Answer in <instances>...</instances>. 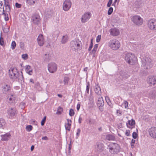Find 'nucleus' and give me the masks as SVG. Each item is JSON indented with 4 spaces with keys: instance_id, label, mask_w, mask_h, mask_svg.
I'll list each match as a JSON object with an SVG mask.
<instances>
[{
    "instance_id": "f257e3e1",
    "label": "nucleus",
    "mask_w": 156,
    "mask_h": 156,
    "mask_svg": "<svg viewBox=\"0 0 156 156\" xmlns=\"http://www.w3.org/2000/svg\"><path fill=\"white\" fill-rule=\"evenodd\" d=\"M10 77L13 80H16L21 83L24 82V78L22 72H20L16 67H14L9 70Z\"/></svg>"
},
{
    "instance_id": "f03ea898",
    "label": "nucleus",
    "mask_w": 156,
    "mask_h": 156,
    "mask_svg": "<svg viewBox=\"0 0 156 156\" xmlns=\"http://www.w3.org/2000/svg\"><path fill=\"white\" fill-rule=\"evenodd\" d=\"M108 148L110 153L112 154H116L121 151L120 145L116 143H112L108 145Z\"/></svg>"
},
{
    "instance_id": "7ed1b4c3",
    "label": "nucleus",
    "mask_w": 156,
    "mask_h": 156,
    "mask_svg": "<svg viewBox=\"0 0 156 156\" xmlns=\"http://www.w3.org/2000/svg\"><path fill=\"white\" fill-rule=\"evenodd\" d=\"M80 44L81 43L79 41H72L70 43V46L71 49L76 52L80 51L82 47Z\"/></svg>"
},
{
    "instance_id": "20e7f679",
    "label": "nucleus",
    "mask_w": 156,
    "mask_h": 156,
    "mask_svg": "<svg viewBox=\"0 0 156 156\" xmlns=\"http://www.w3.org/2000/svg\"><path fill=\"white\" fill-rule=\"evenodd\" d=\"M108 46L112 50H116L120 47L119 41L115 39H111L108 42Z\"/></svg>"
},
{
    "instance_id": "39448f33",
    "label": "nucleus",
    "mask_w": 156,
    "mask_h": 156,
    "mask_svg": "<svg viewBox=\"0 0 156 156\" xmlns=\"http://www.w3.org/2000/svg\"><path fill=\"white\" fill-rule=\"evenodd\" d=\"M151 59L150 58H145L142 61V64L144 69H149L152 66Z\"/></svg>"
},
{
    "instance_id": "423d86ee",
    "label": "nucleus",
    "mask_w": 156,
    "mask_h": 156,
    "mask_svg": "<svg viewBox=\"0 0 156 156\" xmlns=\"http://www.w3.org/2000/svg\"><path fill=\"white\" fill-rule=\"evenodd\" d=\"M131 19L133 22L137 25H141L143 22V19L139 16L135 15L133 16Z\"/></svg>"
},
{
    "instance_id": "0eeeda50",
    "label": "nucleus",
    "mask_w": 156,
    "mask_h": 156,
    "mask_svg": "<svg viewBox=\"0 0 156 156\" xmlns=\"http://www.w3.org/2000/svg\"><path fill=\"white\" fill-rule=\"evenodd\" d=\"M92 16L90 12H85L82 16L81 21L82 23H85L90 19Z\"/></svg>"
},
{
    "instance_id": "6e6552de",
    "label": "nucleus",
    "mask_w": 156,
    "mask_h": 156,
    "mask_svg": "<svg viewBox=\"0 0 156 156\" xmlns=\"http://www.w3.org/2000/svg\"><path fill=\"white\" fill-rule=\"evenodd\" d=\"M147 26L149 28L153 30H156V20L151 19L148 21Z\"/></svg>"
},
{
    "instance_id": "1a4fd4ad",
    "label": "nucleus",
    "mask_w": 156,
    "mask_h": 156,
    "mask_svg": "<svg viewBox=\"0 0 156 156\" xmlns=\"http://www.w3.org/2000/svg\"><path fill=\"white\" fill-rule=\"evenodd\" d=\"M2 91L3 93L8 94L11 93L10 86L7 84L3 85L2 87Z\"/></svg>"
},
{
    "instance_id": "9d476101",
    "label": "nucleus",
    "mask_w": 156,
    "mask_h": 156,
    "mask_svg": "<svg viewBox=\"0 0 156 156\" xmlns=\"http://www.w3.org/2000/svg\"><path fill=\"white\" fill-rule=\"evenodd\" d=\"M7 101L9 103H12L15 101L16 100V95L13 93H11L7 94Z\"/></svg>"
},
{
    "instance_id": "9b49d317",
    "label": "nucleus",
    "mask_w": 156,
    "mask_h": 156,
    "mask_svg": "<svg viewBox=\"0 0 156 156\" xmlns=\"http://www.w3.org/2000/svg\"><path fill=\"white\" fill-rule=\"evenodd\" d=\"M71 6V2L70 0H66L63 5V9L66 11H68Z\"/></svg>"
},
{
    "instance_id": "f8f14e48",
    "label": "nucleus",
    "mask_w": 156,
    "mask_h": 156,
    "mask_svg": "<svg viewBox=\"0 0 156 156\" xmlns=\"http://www.w3.org/2000/svg\"><path fill=\"white\" fill-rule=\"evenodd\" d=\"M57 69V66L56 64L54 63H52L48 65V69L49 71L51 73L55 72Z\"/></svg>"
},
{
    "instance_id": "ddd939ff",
    "label": "nucleus",
    "mask_w": 156,
    "mask_h": 156,
    "mask_svg": "<svg viewBox=\"0 0 156 156\" xmlns=\"http://www.w3.org/2000/svg\"><path fill=\"white\" fill-rule=\"evenodd\" d=\"M8 111L9 118H14L17 114L16 110L15 108H10L8 110Z\"/></svg>"
},
{
    "instance_id": "4468645a",
    "label": "nucleus",
    "mask_w": 156,
    "mask_h": 156,
    "mask_svg": "<svg viewBox=\"0 0 156 156\" xmlns=\"http://www.w3.org/2000/svg\"><path fill=\"white\" fill-rule=\"evenodd\" d=\"M125 56V59L126 61L127 62H129V58H131L132 59V61H134L135 59V55L134 54H132V53H125L124 54Z\"/></svg>"
},
{
    "instance_id": "2eb2a0df",
    "label": "nucleus",
    "mask_w": 156,
    "mask_h": 156,
    "mask_svg": "<svg viewBox=\"0 0 156 156\" xmlns=\"http://www.w3.org/2000/svg\"><path fill=\"white\" fill-rule=\"evenodd\" d=\"M32 19L33 23L35 24L38 25L40 22V17L38 14L34 15L32 16Z\"/></svg>"
},
{
    "instance_id": "dca6fc26",
    "label": "nucleus",
    "mask_w": 156,
    "mask_h": 156,
    "mask_svg": "<svg viewBox=\"0 0 156 156\" xmlns=\"http://www.w3.org/2000/svg\"><path fill=\"white\" fill-rule=\"evenodd\" d=\"M148 132L151 137L154 138H156V127H151L149 129Z\"/></svg>"
},
{
    "instance_id": "f3484780",
    "label": "nucleus",
    "mask_w": 156,
    "mask_h": 156,
    "mask_svg": "<svg viewBox=\"0 0 156 156\" xmlns=\"http://www.w3.org/2000/svg\"><path fill=\"white\" fill-rule=\"evenodd\" d=\"M95 148L98 152H102L104 149V144L101 143H97L95 147Z\"/></svg>"
},
{
    "instance_id": "a211bd4d",
    "label": "nucleus",
    "mask_w": 156,
    "mask_h": 156,
    "mask_svg": "<svg viewBox=\"0 0 156 156\" xmlns=\"http://www.w3.org/2000/svg\"><path fill=\"white\" fill-rule=\"evenodd\" d=\"M37 40L38 45L40 46H42L44 44L43 35L42 34H40L38 36Z\"/></svg>"
},
{
    "instance_id": "6ab92c4d",
    "label": "nucleus",
    "mask_w": 156,
    "mask_h": 156,
    "mask_svg": "<svg viewBox=\"0 0 156 156\" xmlns=\"http://www.w3.org/2000/svg\"><path fill=\"white\" fill-rule=\"evenodd\" d=\"M110 33V34L113 36H117L119 34V30L116 28L111 29Z\"/></svg>"
},
{
    "instance_id": "aec40b11",
    "label": "nucleus",
    "mask_w": 156,
    "mask_h": 156,
    "mask_svg": "<svg viewBox=\"0 0 156 156\" xmlns=\"http://www.w3.org/2000/svg\"><path fill=\"white\" fill-rule=\"evenodd\" d=\"M147 81L148 83L154 85L156 83V77L150 76L147 79Z\"/></svg>"
},
{
    "instance_id": "412c9836",
    "label": "nucleus",
    "mask_w": 156,
    "mask_h": 156,
    "mask_svg": "<svg viewBox=\"0 0 156 156\" xmlns=\"http://www.w3.org/2000/svg\"><path fill=\"white\" fill-rule=\"evenodd\" d=\"M10 134L9 133H6L4 135H2L1 136V140L3 141H7L10 138Z\"/></svg>"
},
{
    "instance_id": "4be33fe9",
    "label": "nucleus",
    "mask_w": 156,
    "mask_h": 156,
    "mask_svg": "<svg viewBox=\"0 0 156 156\" xmlns=\"http://www.w3.org/2000/svg\"><path fill=\"white\" fill-rule=\"evenodd\" d=\"M135 124V122L134 120L132 119L131 120H129L128 121V122L126 123L127 126L129 128L132 129V127H131L130 126H132L134 125Z\"/></svg>"
},
{
    "instance_id": "5701e85b",
    "label": "nucleus",
    "mask_w": 156,
    "mask_h": 156,
    "mask_svg": "<svg viewBox=\"0 0 156 156\" xmlns=\"http://www.w3.org/2000/svg\"><path fill=\"white\" fill-rule=\"evenodd\" d=\"M25 71L29 75H31L32 74L33 70L30 66L29 65L26 66Z\"/></svg>"
},
{
    "instance_id": "b1692460",
    "label": "nucleus",
    "mask_w": 156,
    "mask_h": 156,
    "mask_svg": "<svg viewBox=\"0 0 156 156\" xmlns=\"http://www.w3.org/2000/svg\"><path fill=\"white\" fill-rule=\"evenodd\" d=\"M105 139L108 140H114L115 139V136L111 134H108L106 135Z\"/></svg>"
},
{
    "instance_id": "393cba45",
    "label": "nucleus",
    "mask_w": 156,
    "mask_h": 156,
    "mask_svg": "<svg viewBox=\"0 0 156 156\" xmlns=\"http://www.w3.org/2000/svg\"><path fill=\"white\" fill-rule=\"evenodd\" d=\"M94 91L96 94L100 95L101 94V89L100 87L98 85L95 86Z\"/></svg>"
},
{
    "instance_id": "a878e982",
    "label": "nucleus",
    "mask_w": 156,
    "mask_h": 156,
    "mask_svg": "<svg viewBox=\"0 0 156 156\" xmlns=\"http://www.w3.org/2000/svg\"><path fill=\"white\" fill-rule=\"evenodd\" d=\"M69 40V37L67 35L63 36L62 38L61 43L62 44H65Z\"/></svg>"
},
{
    "instance_id": "bb28decb",
    "label": "nucleus",
    "mask_w": 156,
    "mask_h": 156,
    "mask_svg": "<svg viewBox=\"0 0 156 156\" xmlns=\"http://www.w3.org/2000/svg\"><path fill=\"white\" fill-rule=\"evenodd\" d=\"M97 104L98 106H103L104 102L102 97L98 99L97 102Z\"/></svg>"
},
{
    "instance_id": "cd10ccee",
    "label": "nucleus",
    "mask_w": 156,
    "mask_h": 156,
    "mask_svg": "<svg viewBox=\"0 0 156 156\" xmlns=\"http://www.w3.org/2000/svg\"><path fill=\"white\" fill-rule=\"evenodd\" d=\"M27 3L30 5H34L37 2V0H26Z\"/></svg>"
},
{
    "instance_id": "c85d7f7f",
    "label": "nucleus",
    "mask_w": 156,
    "mask_h": 156,
    "mask_svg": "<svg viewBox=\"0 0 156 156\" xmlns=\"http://www.w3.org/2000/svg\"><path fill=\"white\" fill-rule=\"evenodd\" d=\"M105 100L108 105L111 108L113 107V105L111 102V101L109 97L108 96L105 97Z\"/></svg>"
},
{
    "instance_id": "c756f323",
    "label": "nucleus",
    "mask_w": 156,
    "mask_h": 156,
    "mask_svg": "<svg viewBox=\"0 0 156 156\" xmlns=\"http://www.w3.org/2000/svg\"><path fill=\"white\" fill-rule=\"evenodd\" d=\"M98 45V44H95L94 45V48L92 51V52L93 55V57H94L95 53L97 50Z\"/></svg>"
},
{
    "instance_id": "7c9ffc66",
    "label": "nucleus",
    "mask_w": 156,
    "mask_h": 156,
    "mask_svg": "<svg viewBox=\"0 0 156 156\" xmlns=\"http://www.w3.org/2000/svg\"><path fill=\"white\" fill-rule=\"evenodd\" d=\"M5 124V120L3 119H0V128H3V126Z\"/></svg>"
},
{
    "instance_id": "2f4dec72",
    "label": "nucleus",
    "mask_w": 156,
    "mask_h": 156,
    "mask_svg": "<svg viewBox=\"0 0 156 156\" xmlns=\"http://www.w3.org/2000/svg\"><path fill=\"white\" fill-rule=\"evenodd\" d=\"M150 97L152 99H155L156 98V92L153 91L151 92L149 94Z\"/></svg>"
},
{
    "instance_id": "473e14b6",
    "label": "nucleus",
    "mask_w": 156,
    "mask_h": 156,
    "mask_svg": "<svg viewBox=\"0 0 156 156\" xmlns=\"http://www.w3.org/2000/svg\"><path fill=\"white\" fill-rule=\"evenodd\" d=\"M53 11L49 9H47V10L45 11V14L46 15L49 16H51L53 13Z\"/></svg>"
},
{
    "instance_id": "72a5a7b5",
    "label": "nucleus",
    "mask_w": 156,
    "mask_h": 156,
    "mask_svg": "<svg viewBox=\"0 0 156 156\" xmlns=\"http://www.w3.org/2000/svg\"><path fill=\"white\" fill-rule=\"evenodd\" d=\"M71 125V123H67V124H66L65 125L66 129L69 131H70V130Z\"/></svg>"
},
{
    "instance_id": "f704fd0d",
    "label": "nucleus",
    "mask_w": 156,
    "mask_h": 156,
    "mask_svg": "<svg viewBox=\"0 0 156 156\" xmlns=\"http://www.w3.org/2000/svg\"><path fill=\"white\" fill-rule=\"evenodd\" d=\"M135 59L134 60H133L134 61H132V60L131 58H129V62H130H130H127L129 64L131 65H133L136 61V57L135 56Z\"/></svg>"
},
{
    "instance_id": "c9c22d12",
    "label": "nucleus",
    "mask_w": 156,
    "mask_h": 156,
    "mask_svg": "<svg viewBox=\"0 0 156 156\" xmlns=\"http://www.w3.org/2000/svg\"><path fill=\"white\" fill-rule=\"evenodd\" d=\"M63 111V108L60 107H59L57 109V111L56 113L58 115H60L61 114L62 112Z\"/></svg>"
},
{
    "instance_id": "e433bc0d",
    "label": "nucleus",
    "mask_w": 156,
    "mask_h": 156,
    "mask_svg": "<svg viewBox=\"0 0 156 156\" xmlns=\"http://www.w3.org/2000/svg\"><path fill=\"white\" fill-rule=\"evenodd\" d=\"M44 60L46 61H48L50 59L49 54H45L44 57Z\"/></svg>"
},
{
    "instance_id": "4c0bfd02",
    "label": "nucleus",
    "mask_w": 156,
    "mask_h": 156,
    "mask_svg": "<svg viewBox=\"0 0 156 156\" xmlns=\"http://www.w3.org/2000/svg\"><path fill=\"white\" fill-rule=\"evenodd\" d=\"M5 10L4 7H1L0 8V15H4L5 16L6 14L4 12Z\"/></svg>"
},
{
    "instance_id": "58836bf2",
    "label": "nucleus",
    "mask_w": 156,
    "mask_h": 156,
    "mask_svg": "<svg viewBox=\"0 0 156 156\" xmlns=\"http://www.w3.org/2000/svg\"><path fill=\"white\" fill-rule=\"evenodd\" d=\"M33 129L32 126L31 125L27 126L26 128V130L28 132L31 131Z\"/></svg>"
},
{
    "instance_id": "ea45409f",
    "label": "nucleus",
    "mask_w": 156,
    "mask_h": 156,
    "mask_svg": "<svg viewBox=\"0 0 156 156\" xmlns=\"http://www.w3.org/2000/svg\"><path fill=\"white\" fill-rule=\"evenodd\" d=\"M16 46V44L15 41H12L11 43V48L12 50H14Z\"/></svg>"
},
{
    "instance_id": "a19ab883",
    "label": "nucleus",
    "mask_w": 156,
    "mask_h": 156,
    "mask_svg": "<svg viewBox=\"0 0 156 156\" xmlns=\"http://www.w3.org/2000/svg\"><path fill=\"white\" fill-rule=\"evenodd\" d=\"M69 79L68 77H65L64 78V84H67L68 83V81H69Z\"/></svg>"
},
{
    "instance_id": "79ce46f5",
    "label": "nucleus",
    "mask_w": 156,
    "mask_h": 156,
    "mask_svg": "<svg viewBox=\"0 0 156 156\" xmlns=\"http://www.w3.org/2000/svg\"><path fill=\"white\" fill-rule=\"evenodd\" d=\"M75 112L74 110L72 109H70L69 111V115L70 116H72L74 115Z\"/></svg>"
},
{
    "instance_id": "37998d69",
    "label": "nucleus",
    "mask_w": 156,
    "mask_h": 156,
    "mask_svg": "<svg viewBox=\"0 0 156 156\" xmlns=\"http://www.w3.org/2000/svg\"><path fill=\"white\" fill-rule=\"evenodd\" d=\"M5 11L6 12H9L11 10L10 5L5 6Z\"/></svg>"
},
{
    "instance_id": "c03bdc74",
    "label": "nucleus",
    "mask_w": 156,
    "mask_h": 156,
    "mask_svg": "<svg viewBox=\"0 0 156 156\" xmlns=\"http://www.w3.org/2000/svg\"><path fill=\"white\" fill-rule=\"evenodd\" d=\"M113 11V8L112 7H110L109 8V9H108V14L109 15H111L112 12Z\"/></svg>"
},
{
    "instance_id": "a18cd8bd",
    "label": "nucleus",
    "mask_w": 156,
    "mask_h": 156,
    "mask_svg": "<svg viewBox=\"0 0 156 156\" xmlns=\"http://www.w3.org/2000/svg\"><path fill=\"white\" fill-rule=\"evenodd\" d=\"M46 120V117L45 116L43 119H42L41 121V125L43 126L44 125L45 122Z\"/></svg>"
},
{
    "instance_id": "49530a36",
    "label": "nucleus",
    "mask_w": 156,
    "mask_h": 156,
    "mask_svg": "<svg viewBox=\"0 0 156 156\" xmlns=\"http://www.w3.org/2000/svg\"><path fill=\"white\" fill-rule=\"evenodd\" d=\"M138 136V135L136 133V132H133L132 134V137L134 139H136V138L137 136Z\"/></svg>"
},
{
    "instance_id": "de8ad7c7",
    "label": "nucleus",
    "mask_w": 156,
    "mask_h": 156,
    "mask_svg": "<svg viewBox=\"0 0 156 156\" xmlns=\"http://www.w3.org/2000/svg\"><path fill=\"white\" fill-rule=\"evenodd\" d=\"M22 58L24 60H26L28 58V55L27 54H23L22 56Z\"/></svg>"
},
{
    "instance_id": "09e8293b",
    "label": "nucleus",
    "mask_w": 156,
    "mask_h": 156,
    "mask_svg": "<svg viewBox=\"0 0 156 156\" xmlns=\"http://www.w3.org/2000/svg\"><path fill=\"white\" fill-rule=\"evenodd\" d=\"M4 2V5H3L4 6H7V5H10L9 2V0H5Z\"/></svg>"
},
{
    "instance_id": "8fccbe9b",
    "label": "nucleus",
    "mask_w": 156,
    "mask_h": 156,
    "mask_svg": "<svg viewBox=\"0 0 156 156\" xmlns=\"http://www.w3.org/2000/svg\"><path fill=\"white\" fill-rule=\"evenodd\" d=\"M123 105H124L125 108H128V103L127 101H125L123 103Z\"/></svg>"
},
{
    "instance_id": "3c124183",
    "label": "nucleus",
    "mask_w": 156,
    "mask_h": 156,
    "mask_svg": "<svg viewBox=\"0 0 156 156\" xmlns=\"http://www.w3.org/2000/svg\"><path fill=\"white\" fill-rule=\"evenodd\" d=\"M101 38V35H98L96 39V41L97 42H99Z\"/></svg>"
},
{
    "instance_id": "603ef678",
    "label": "nucleus",
    "mask_w": 156,
    "mask_h": 156,
    "mask_svg": "<svg viewBox=\"0 0 156 156\" xmlns=\"http://www.w3.org/2000/svg\"><path fill=\"white\" fill-rule=\"evenodd\" d=\"M90 88V84L88 82L87 83V86L86 91L88 94H89V90Z\"/></svg>"
},
{
    "instance_id": "864d4df0",
    "label": "nucleus",
    "mask_w": 156,
    "mask_h": 156,
    "mask_svg": "<svg viewBox=\"0 0 156 156\" xmlns=\"http://www.w3.org/2000/svg\"><path fill=\"white\" fill-rule=\"evenodd\" d=\"M112 0H109L107 5V6L108 7H110L111 6V5L112 4Z\"/></svg>"
},
{
    "instance_id": "5fc2aeb1",
    "label": "nucleus",
    "mask_w": 156,
    "mask_h": 156,
    "mask_svg": "<svg viewBox=\"0 0 156 156\" xmlns=\"http://www.w3.org/2000/svg\"><path fill=\"white\" fill-rule=\"evenodd\" d=\"M0 45H4V41L3 38L1 37L0 38Z\"/></svg>"
},
{
    "instance_id": "6e6d98bb",
    "label": "nucleus",
    "mask_w": 156,
    "mask_h": 156,
    "mask_svg": "<svg viewBox=\"0 0 156 156\" xmlns=\"http://www.w3.org/2000/svg\"><path fill=\"white\" fill-rule=\"evenodd\" d=\"M125 135L127 136H129L130 135V131L129 130H126Z\"/></svg>"
},
{
    "instance_id": "4d7b16f0",
    "label": "nucleus",
    "mask_w": 156,
    "mask_h": 156,
    "mask_svg": "<svg viewBox=\"0 0 156 156\" xmlns=\"http://www.w3.org/2000/svg\"><path fill=\"white\" fill-rule=\"evenodd\" d=\"M81 130L80 129H78L77 130V132L76 133V136H77V137L79 136L80 135V132ZM77 138H78V137H76Z\"/></svg>"
},
{
    "instance_id": "13d9d810",
    "label": "nucleus",
    "mask_w": 156,
    "mask_h": 156,
    "mask_svg": "<svg viewBox=\"0 0 156 156\" xmlns=\"http://www.w3.org/2000/svg\"><path fill=\"white\" fill-rule=\"evenodd\" d=\"M116 112L118 114V115L120 116L122 115V112L119 110H117Z\"/></svg>"
},
{
    "instance_id": "bf43d9fd",
    "label": "nucleus",
    "mask_w": 156,
    "mask_h": 156,
    "mask_svg": "<svg viewBox=\"0 0 156 156\" xmlns=\"http://www.w3.org/2000/svg\"><path fill=\"white\" fill-rule=\"evenodd\" d=\"M16 7L17 8H20L21 6V5L17 2L15 4Z\"/></svg>"
},
{
    "instance_id": "052dcab7",
    "label": "nucleus",
    "mask_w": 156,
    "mask_h": 156,
    "mask_svg": "<svg viewBox=\"0 0 156 156\" xmlns=\"http://www.w3.org/2000/svg\"><path fill=\"white\" fill-rule=\"evenodd\" d=\"M20 48H21L23 49L24 48V44L22 42H20Z\"/></svg>"
},
{
    "instance_id": "680f3d73",
    "label": "nucleus",
    "mask_w": 156,
    "mask_h": 156,
    "mask_svg": "<svg viewBox=\"0 0 156 156\" xmlns=\"http://www.w3.org/2000/svg\"><path fill=\"white\" fill-rule=\"evenodd\" d=\"M87 120L88 121V123L89 124H91L92 123V122H91V118L88 119H87Z\"/></svg>"
},
{
    "instance_id": "e2e57ef3",
    "label": "nucleus",
    "mask_w": 156,
    "mask_h": 156,
    "mask_svg": "<svg viewBox=\"0 0 156 156\" xmlns=\"http://www.w3.org/2000/svg\"><path fill=\"white\" fill-rule=\"evenodd\" d=\"M99 107V109L101 112H102L103 111V106H100Z\"/></svg>"
},
{
    "instance_id": "0e129e2a",
    "label": "nucleus",
    "mask_w": 156,
    "mask_h": 156,
    "mask_svg": "<svg viewBox=\"0 0 156 156\" xmlns=\"http://www.w3.org/2000/svg\"><path fill=\"white\" fill-rule=\"evenodd\" d=\"M42 140H48V137L46 136H45L44 137H43L42 138Z\"/></svg>"
},
{
    "instance_id": "69168bd1",
    "label": "nucleus",
    "mask_w": 156,
    "mask_h": 156,
    "mask_svg": "<svg viewBox=\"0 0 156 156\" xmlns=\"http://www.w3.org/2000/svg\"><path fill=\"white\" fill-rule=\"evenodd\" d=\"M82 120V118L81 117H80L79 119V120H78L79 123H81Z\"/></svg>"
},
{
    "instance_id": "338daca9",
    "label": "nucleus",
    "mask_w": 156,
    "mask_h": 156,
    "mask_svg": "<svg viewBox=\"0 0 156 156\" xmlns=\"http://www.w3.org/2000/svg\"><path fill=\"white\" fill-rule=\"evenodd\" d=\"M35 85L36 87H38L39 86H40V83L38 82L36 83H35Z\"/></svg>"
},
{
    "instance_id": "774afa93",
    "label": "nucleus",
    "mask_w": 156,
    "mask_h": 156,
    "mask_svg": "<svg viewBox=\"0 0 156 156\" xmlns=\"http://www.w3.org/2000/svg\"><path fill=\"white\" fill-rule=\"evenodd\" d=\"M80 108V105L78 104L77 105L76 109L77 110H79Z\"/></svg>"
}]
</instances>
